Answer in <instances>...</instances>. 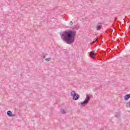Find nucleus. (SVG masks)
Segmentation results:
<instances>
[{
  "mask_svg": "<svg viewBox=\"0 0 130 130\" xmlns=\"http://www.w3.org/2000/svg\"><path fill=\"white\" fill-rule=\"evenodd\" d=\"M89 55H90V57H91L92 58H93V57H94V56H95V54H92L91 53H90Z\"/></svg>",
  "mask_w": 130,
  "mask_h": 130,
  "instance_id": "obj_11",
  "label": "nucleus"
},
{
  "mask_svg": "<svg viewBox=\"0 0 130 130\" xmlns=\"http://www.w3.org/2000/svg\"><path fill=\"white\" fill-rule=\"evenodd\" d=\"M76 30H66L61 34V38L67 44H73L75 42Z\"/></svg>",
  "mask_w": 130,
  "mask_h": 130,
  "instance_id": "obj_1",
  "label": "nucleus"
},
{
  "mask_svg": "<svg viewBox=\"0 0 130 130\" xmlns=\"http://www.w3.org/2000/svg\"><path fill=\"white\" fill-rule=\"evenodd\" d=\"M98 40V38H95V41H97Z\"/></svg>",
  "mask_w": 130,
  "mask_h": 130,
  "instance_id": "obj_14",
  "label": "nucleus"
},
{
  "mask_svg": "<svg viewBox=\"0 0 130 130\" xmlns=\"http://www.w3.org/2000/svg\"><path fill=\"white\" fill-rule=\"evenodd\" d=\"M90 53H91V54L95 53V50H92V51L90 52Z\"/></svg>",
  "mask_w": 130,
  "mask_h": 130,
  "instance_id": "obj_12",
  "label": "nucleus"
},
{
  "mask_svg": "<svg viewBox=\"0 0 130 130\" xmlns=\"http://www.w3.org/2000/svg\"><path fill=\"white\" fill-rule=\"evenodd\" d=\"M94 43H95V42H93L92 43H91V45H93V44H94Z\"/></svg>",
  "mask_w": 130,
  "mask_h": 130,
  "instance_id": "obj_13",
  "label": "nucleus"
},
{
  "mask_svg": "<svg viewBox=\"0 0 130 130\" xmlns=\"http://www.w3.org/2000/svg\"><path fill=\"white\" fill-rule=\"evenodd\" d=\"M102 28V26L101 25V24L98 23L96 25V30H101Z\"/></svg>",
  "mask_w": 130,
  "mask_h": 130,
  "instance_id": "obj_6",
  "label": "nucleus"
},
{
  "mask_svg": "<svg viewBox=\"0 0 130 130\" xmlns=\"http://www.w3.org/2000/svg\"><path fill=\"white\" fill-rule=\"evenodd\" d=\"M71 96L73 97V100L77 101V100H79V98H80V96H79L78 94L76 93V91H73L71 92Z\"/></svg>",
  "mask_w": 130,
  "mask_h": 130,
  "instance_id": "obj_2",
  "label": "nucleus"
},
{
  "mask_svg": "<svg viewBox=\"0 0 130 130\" xmlns=\"http://www.w3.org/2000/svg\"><path fill=\"white\" fill-rule=\"evenodd\" d=\"M117 19V17H115V21H116Z\"/></svg>",
  "mask_w": 130,
  "mask_h": 130,
  "instance_id": "obj_15",
  "label": "nucleus"
},
{
  "mask_svg": "<svg viewBox=\"0 0 130 130\" xmlns=\"http://www.w3.org/2000/svg\"><path fill=\"white\" fill-rule=\"evenodd\" d=\"M126 107H128L127 106H126Z\"/></svg>",
  "mask_w": 130,
  "mask_h": 130,
  "instance_id": "obj_17",
  "label": "nucleus"
},
{
  "mask_svg": "<svg viewBox=\"0 0 130 130\" xmlns=\"http://www.w3.org/2000/svg\"><path fill=\"white\" fill-rule=\"evenodd\" d=\"M7 114L9 117H12V116H15V115L13 114V113L11 111H7Z\"/></svg>",
  "mask_w": 130,
  "mask_h": 130,
  "instance_id": "obj_3",
  "label": "nucleus"
},
{
  "mask_svg": "<svg viewBox=\"0 0 130 130\" xmlns=\"http://www.w3.org/2000/svg\"><path fill=\"white\" fill-rule=\"evenodd\" d=\"M43 58H45V56H43Z\"/></svg>",
  "mask_w": 130,
  "mask_h": 130,
  "instance_id": "obj_16",
  "label": "nucleus"
},
{
  "mask_svg": "<svg viewBox=\"0 0 130 130\" xmlns=\"http://www.w3.org/2000/svg\"><path fill=\"white\" fill-rule=\"evenodd\" d=\"M51 59H52V58L49 57V58H46L45 60H46V61H50V60H51Z\"/></svg>",
  "mask_w": 130,
  "mask_h": 130,
  "instance_id": "obj_10",
  "label": "nucleus"
},
{
  "mask_svg": "<svg viewBox=\"0 0 130 130\" xmlns=\"http://www.w3.org/2000/svg\"><path fill=\"white\" fill-rule=\"evenodd\" d=\"M124 100H128L130 98V94H126L124 96Z\"/></svg>",
  "mask_w": 130,
  "mask_h": 130,
  "instance_id": "obj_7",
  "label": "nucleus"
},
{
  "mask_svg": "<svg viewBox=\"0 0 130 130\" xmlns=\"http://www.w3.org/2000/svg\"><path fill=\"white\" fill-rule=\"evenodd\" d=\"M90 96H91V95L90 94H87L86 95V98L85 99V101H87V102L89 103V102L90 101L91 98L90 97Z\"/></svg>",
  "mask_w": 130,
  "mask_h": 130,
  "instance_id": "obj_5",
  "label": "nucleus"
},
{
  "mask_svg": "<svg viewBox=\"0 0 130 130\" xmlns=\"http://www.w3.org/2000/svg\"><path fill=\"white\" fill-rule=\"evenodd\" d=\"M115 117H116L117 118H119L120 117V113H116L115 115Z\"/></svg>",
  "mask_w": 130,
  "mask_h": 130,
  "instance_id": "obj_8",
  "label": "nucleus"
},
{
  "mask_svg": "<svg viewBox=\"0 0 130 130\" xmlns=\"http://www.w3.org/2000/svg\"><path fill=\"white\" fill-rule=\"evenodd\" d=\"M88 103H89L88 102V101L84 100L83 102H81L80 103V105H82V106H84V105H87V104H88Z\"/></svg>",
  "mask_w": 130,
  "mask_h": 130,
  "instance_id": "obj_4",
  "label": "nucleus"
},
{
  "mask_svg": "<svg viewBox=\"0 0 130 130\" xmlns=\"http://www.w3.org/2000/svg\"><path fill=\"white\" fill-rule=\"evenodd\" d=\"M61 112L63 114H64L67 113V112H66V110H64V109H61Z\"/></svg>",
  "mask_w": 130,
  "mask_h": 130,
  "instance_id": "obj_9",
  "label": "nucleus"
}]
</instances>
